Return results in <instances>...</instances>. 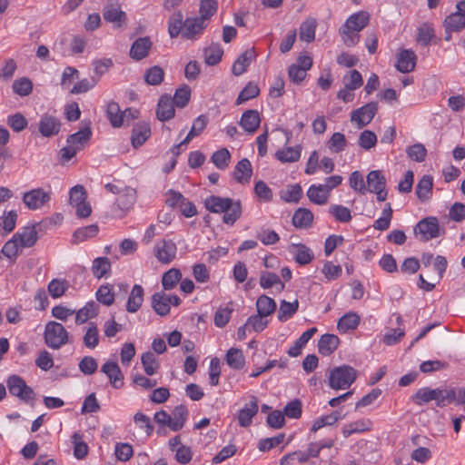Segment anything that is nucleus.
<instances>
[{"label": "nucleus", "instance_id": "f257e3e1", "mask_svg": "<svg viewBox=\"0 0 465 465\" xmlns=\"http://www.w3.org/2000/svg\"><path fill=\"white\" fill-rule=\"evenodd\" d=\"M357 371L349 365H341L334 368L329 375V386L333 390H344L349 388L356 380Z\"/></svg>", "mask_w": 465, "mask_h": 465}, {"label": "nucleus", "instance_id": "f03ea898", "mask_svg": "<svg viewBox=\"0 0 465 465\" xmlns=\"http://www.w3.org/2000/svg\"><path fill=\"white\" fill-rule=\"evenodd\" d=\"M6 387L12 396L18 398L25 403H30L35 400V393L34 390L17 374H12L7 378Z\"/></svg>", "mask_w": 465, "mask_h": 465}, {"label": "nucleus", "instance_id": "7ed1b4c3", "mask_svg": "<svg viewBox=\"0 0 465 465\" xmlns=\"http://www.w3.org/2000/svg\"><path fill=\"white\" fill-rule=\"evenodd\" d=\"M44 337L46 345L54 350L60 349L69 341L68 331L61 323L56 322H49L45 325Z\"/></svg>", "mask_w": 465, "mask_h": 465}, {"label": "nucleus", "instance_id": "20e7f679", "mask_svg": "<svg viewBox=\"0 0 465 465\" xmlns=\"http://www.w3.org/2000/svg\"><path fill=\"white\" fill-rule=\"evenodd\" d=\"M377 111V102L368 103L351 113V121L354 123L359 129H361L372 121Z\"/></svg>", "mask_w": 465, "mask_h": 465}, {"label": "nucleus", "instance_id": "39448f33", "mask_svg": "<svg viewBox=\"0 0 465 465\" xmlns=\"http://www.w3.org/2000/svg\"><path fill=\"white\" fill-rule=\"evenodd\" d=\"M312 65V59L310 55L301 54L298 56L296 64H292L288 70V75L292 82L300 84L307 75V71Z\"/></svg>", "mask_w": 465, "mask_h": 465}, {"label": "nucleus", "instance_id": "423d86ee", "mask_svg": "<svg viewBox=\"0 0 465 465\" xmlns=\"http://www.w3.org/2000/svg\"><path fill=\"white\" fill-rule=\"evenodd\" d=\"M443 399L444 390L440 388L430 389L429 387H423L418 390L412 396V401L419 406H422L431 401H435L438 407L443 408L445 405H440L441 400Z\"/></svg>", "mask_w": 465, "mask_h": 465}, {"label": "nucleus", "instance_id": "0eeeda50", "mask_svg": "<svg viewBox=\"0 0 465 465\" xmlns=\"http://www.w3.org/2000/svg\"><path fill=\"white\" fill-rule=\"evenodd\" d=\"M440 225L436 217H427L420 221L415 228V234H420L422 241H429L440 236Z\"/></svg>", "mask_w": 465, "mask_h": 465}, {"label": "nucleus", "instance_id": "6e6552de", "mask_svg": "<svg viewBox=\"0 0 465 465\" xmlns=\"http://www.w3.org/2000/svg\"><path fill=\"white\" fill-rule=\"evenodd\" d=\"M51 199L50 193L42 188L33 189L24 193L23 202L30 210H37L43 207Z\"/></svg>", "mask_w": 465, "mask_h": 465}, {"label": "nucleus", "instance_id": "1a4fd4ad", "mask_svg": "<svg viewBox=\"0 0 465 465\" xmlns=\"http://www.w3.org/2000/svg\"><path fill=\"white\" fill-rule=\"evenodd\" d=\"M207 26V22L197 17H188L183 22V30L182 31V36L185 39L193 40L203 33V30Z\"/></svg>", "mask_w": 465, "mask_h": 465}, {"label": "nucleus", "instance_id": "9d476101", "mask_svg": "<svg viewBox=\"0 0 465 465\" xmlns=\"http://www.w3.org/2000/svg\"><path fill=\"white\" fill-rule=\"evenodd\" d=\"M61 130V122L54 116L45 114L41 116L38 123V131L44 137H53L59 134Z\"/></svg>", "mask_w": 465, "mask_h": 465}, {"label": "nucleus", "instance_id": "9b49d317", "mask_svg": "<svg viewBox=\"0 0 465 465\" xmlns=\"http://www.w3.org/2000/svg\"><path fill=\"white\" fill-rule=\"evenodd\" d=\"M155 256L162 263H170L176 255L177 247L172 240H163L154 248Z\"/></svg>", "mask_w": 465, "mask_h": 465}, {"label": "nucleus", "instance_id": "f8f14e48", "mask_svg": "<svg viewBox=\"0 0 465 465\" xmlns=\"http://www.w3.org/2000/svg\"><path fill=\"white\" fill-rule=\"evenodd\" d=\"M103 15L105 21L114 24L116 28L121 27L127 20L125 12L117 4L105 5Z\"/></svg>", "mask_w": 465, "mask_h": 465}, {"label": "nucleus", "instance_id": "ddd939ff", "mask_svg": "<svg viewBox=\"0 0 465 465\" xmlns=\"http://www.w3.org/2000/svg\"><path fill=\"white\" fill-rule=\"evenodd\" d=\"M258 410V400L256 397L252 396L249 403L245 404L238 413L239 425L244 428L249 427L252 418L257 414Z\"/></svg>", "mask_w": 465, "mask_h": 465}, {"label": "nucleus", "instance_id": "4468645a", "mask_svg": "<svg viewBox=\"0 0 465 465\" xmlns=\"http://www.w3.org/2000/svg\"><path fill=\"white\" fill-rule=\"evenodd\" d=\"M417 56L412 50H401L398 55L396 68L401 73H410L415 68Z\"/></svg>", "mask_w": 465, "mask_h": 465}, {"label": "nucleus", "instance_id": "2eb2a0df", "mask_svg": "<svg viewBox=\"0 0 465 465\" xmlns=\"http://www.w3.org/2000/svg\"><path fill=\"white\" fill-rule=\"evenodd\" d=\"M101 371L104 372L108 377L110 383L114 388L119 389L124 385V375L116 362H105L102 366Z\"/></svg>", "mask_w": 465, "mask_h": 465}, {"label": "nucleus", "instance_id": "dca6fc26", "mask_svg": "<svg viewBox=\"0 0 465 465\" xmlns=\"http://www.w3.org/2000/svg\"><path fill=\"white\" fill-rule=\"evenodd\" d=\"M261 124L260 114L257 110H247L245 111L239 122V124L244 129V131L252 134L257 131Z\"/></svg>", "mask_w": 465, "mask_h": 465}, {"label": "nucleus", "instance_id": "f3484780", "mask_svg": "<svg viewBox=\"0 0 465 465\" xmlns=\"http://www.w3.org/2000/svg\"><path fill=\"white\" fill-rule=\"evenodd\" d=\"M151 136V127L146 122H138L134 124L132 131L131 142L134 148L143 144L145 141Z\"/></svg>", "mask_w": 465, "mask_h": 465}, {"label": "nucleus", "instance_id": "a211bd4d", "mask_svg": "<svg viewBox=\"0 0 465 465\" xmlns=\"http://www.w3.org/2000/svg\"><path fill=\"white\" fill-rule=\"evenodd\" d=\"M151 47L152 42L149 36L140 37L133 43L130 48V56L140 61L148 55Z\"/></svg>", "mask_w": 465, "mask_h": 465}, {"label": "nucleus", "instance_id": "6ab92c4d", "mask_svg": "<svg viewBox=\"0 0 465 465\" xmlns=\"http://www.w3.org/2000/svg\"><path fill=\"white\" fill-rule=\"evenodd\" d=\"M252 174L251 162L247 158L240 160L234 167L232 176L239 183H248Z\"/></svg>", "mask_w": 465, "mask_h": 465}, {"label": "nucleus", "instance_id": "aec40b11", "mask_svg": "<svg viewBox=\"0 0 465 465\" xmlns=\"http://www.w3.org/2000/svg\"><path fill=\"white\" fill-rule=\"evenodd\" d=\"M174 104L172 97L168 95H163L159 99L156 110V115L158 120L164 122L172 119L174 116Z\"/></svg>", "mask_w": 465, "mask_h": 465}, {"label": "nucleus", "instance_id": "412c9836", "mask_svg": "<svg viewBox=\"0 0 465 465\" xmlns=\"http://www.w3.org/2000/svg\"><path fill=\"white\" fill-rule=\"evenodd\" d=\"M14 237L21 248H29L35 244L38 236L35 225L25 226L22 232H16Z\"/></svg>", "mask_w": 465, "mask_h": 465}, {"label": "nucleus", "instance_id": "4be33fe9", "mask_svg": "<svg viewBox=\"0 0 465 465\" xmlns=\"http://www.w3.org/2000/svg\"><path fill=\"white\" fill-rule=\"evenodd\" d=\"M91 136L92 130L90 126H85L78 132L70 134L66 139V143L80 151L89 143Z\"/></svg>", "mask_w": 465, "mask_h": 465}, {"label": "nucleus", "instance_id": "5701e85b", "mask_svg": "<svg viewBox=\"0 0 465 465\" xmlns=\"http://www.w3.org/2000/svg\"><path fill=\"white\" fill-rule=\"evenodd\" d=\"M289 251L293 254L295 262L301 265L310 263L314 257L313 252L310 248L302 243H292L289 247Z\"/></svg>", "mask_w": 465, "mask_h": 465}, {"label": "nucleus", "instance_id": "b1692460", "mask_svg": "<svg viewBox=\"0 0 465 465\" xmlns=\"http://www.w3.org/2000/svg\"><path fill=\"white\" fill-rule=\"evenodd\" d=\"M143 302V289L140 284H134L126 302V311L130 313L138 312Z\"/></svg>", "mask_w": 465, "mask_h": 465}, {"label": "nucleus", "instance_id": "393cba45", "mask_svg": "<svg viewBox=\"0 0 465 465\" xmlns=\"http://www.w3.org/2000/svg\"><path fill=\"white\" fill-rule=\"evenodd\" d=\"M313 214L307 208H298L292 216V224L299 229H308L312 225Z\"/></svg>", "mask_w": 465, "mask_h": 465}, {"label": "nucleus", "instance_id": "a878e982", "mask_svg": "<svg viewBox=\"0 0 465 465\" xmlns=\"http://www.w3.org/2000/svg\"><path fill=\"white\" fill-rule=\"evenodd\" d=\"M255 57L253 49H247L238 56L232 64V72L234 75L239 76L243 74Z\"/></svg>", "mask_w": 465, "mask_h": 465}, {"label": "nucleus", "instance_id": "bb28decb", "mask_svg": "<svg viewBox=\"0 0 465 465\" xmlns=\"http://www.w3.org/2000/svg\"><path fill=\"white\" fill-rule=\"evenodd\" d=\"M340 340L334 334H323L318 342V351L323 356H329L334 352Z\"/></svg>", "mask_w": 465, "mask_h": 465}, {"label": "nucleus", "instance_id": "cd10ccee", "mask_svg": "<svg viewBox=\"0 0 465 465\" xmlns=\"http://www.w3.org/2000/svg\"><path fill=\"white\" fill-rule=\"evenodd\" d=\"M361 322L360 316L354 312H349L341 316L337 322L339 331L346 333L355 330Z\"/></svg>", "mask_w": 465, "mask_h": 465}, {"label": "nucleus", "instance_id": "c85d7f7f", "mask_svg": "<svg viewBox=\"0 0 465 465\" xmlns=\"http://www.w3.org/2000/svg\"><path fill=\"white\" fill-rule=\"evenodd\" d=\"M152 307L160 316H166L170 312V301L163 292H155L152 296Z\"/></svg>", "mask_w": 465, "mask_h": 465}, {"label": "nucleus", "instance_id": "c756f323", "mask_svg": "<svg viewBox=\"0 0 465 465\" xmlns=\"http://www.w3.org/2000/svg\"><path fill=\"white\" fill-rule=\"evenodd\" d=\"M99 311V305L91 301L87 302L83 308L75 311V323L80 325L86 322L88 320L96 317Z\"/></svg>", "mask_w": 465, "mask_h": 465}, {"label": "nucleus", "instance_id": "7c9ffc66", "mask_svg": "<svg viewBox=\"0 0 465 465\" xmlns=\"http://www.w3.org/2000/svg\"><path fill=\"white\" fill-rule=\"evenodd\" d=\"M188 417V409L186 406L181 404L176 406L171 415V424H169V428L173 431L180 430Z\"/></svg>", "mask_w": 465, "mask_h": 465}, {"label": "nucleus", "instance_id": "2f4dec72", "mask_svg": "<svg viewBox=\"0 0 465 465\" xmlns=\"http://www.w3.org/2000/svg\"><path fill=\"white\" fill-rule=\"evenodd\" d=\"M440 405H449L454 403L456 405L465 404V387L464 388H450L444 390V399L441 400Z\"/></svg>", "mask_w": 465, "mask_h": 465}, {"label": "nucleus", "instance_id": "473e14b6", "mask_svg": "<svg viewBox=\"0 0 465 465\" xmlns=\"http://www.w3.org/2000/svg\"><path fill=\"white\" fill-rule=\"evenodd\" d=\"M302 153V145L285 147L275 153V158L281 163H295L299 161Z\"/></svg>", "mask_w": 465, "mask_h": 465}, {"label": "nucleus", "instance_id": "72a5a7b5", "mask_svg": "<svg viewBox=\"0 0 465 465\" xmlns=\"http://www.w3.org/2000/svg\"><path fill=\"white\" fill-rule=\"evenodd\" d=\"M136 202V191L135 189L129 187L125 188L122 193H120L116 199L117 207L124 212L129 211Z\"/></svg>", "mask_w": 465, "mask_h": 465}, {"label": "nucleus", "instance_id": "f704fd0d", "mask_svg": "<svg viewBox=\"0 0 465 465\" xmlns=\"http://www.w3.org/2000/svg\"><path fill=\"white\" fill-rule=\"evenodd\" d=\"M307 197L311 203L318 205L327 203L330 194L322 184H312L307 191Z\"/></svg>", "mask_w": 465, "mask_h": 465}, {"label": "nucleus", "instance_id": "c9c22d12", "mask_svg": "<svg viewBox=\"0 0 465 465\" xmlns=\"http://www.w3.org/2000/svg\"><path fill=\"white\" fill-rule=\"evenodd\" d=\"M276 309L277 304L272 298L265 294L258 297L256 301V310L258 314L268 317L272 315Z\"/></svg>", "mask_w": 465, "mask_h": 465}, {"label": "nucleus", "instance_id": "e433bc0d", "mask_svg": "<svg viewBox=\"0 0 465 465\" xmlns=\"http://www.w3.org/2000/svg\"><path fill=\"white\" fill-rule=\"evenodd\" d=\"M433 178L430 175H423L416 186L417 197L424 202L430 198L432 194Z\"/></svg>", "mask_w": 465, "mask_h": 465}, {"label": "nucleus", "instance_id": "4c0bfd02", "mask_svg": "<svg viewBox=\"0 0 465 465\" xmlns=\"http://www.w3.org/2000/svg\"><path fill=\"white\" fill-rule=\"evenodd\" d=\"M370 15L367 12L360 11L352 14L346 20L347 26L360 33L369 24Z\"/></svg>", "mask_w": 465, "mask_h": 465}, {"label": "nucleus", "instance_id": "58836bf2", "mask_svg": "<svg viewBox=\"0 0 465 465\" xmlns=\"http://www.w3.org/2000/svg\"><path fill=\"white\" fill-rule=\"evenodd\" d=\"M183 15L178 10L175 11L168 20V33L171 38H176L179 35H182L183 30Z\"/></svg>", "mask_w": 465, "mask_h": 465}, {"label": "nucleus", "instance_id": "ea45409f", "mask_svg": "<svg viewBox=\"0 0 465 465\" xmlns=\"http://www.w3.org/2000/svg\"><path fill=\"white\" fill-rule=\"evenodd\" d=\"M367 192H374L380 189L386 188V178L381 171H371L367 174Z\"/></svg>", "mask_w": 465, "mask_h": 465}, {"label": "nucleus", "instance_id": "a19ab883", "mask_svg": "<svg viewBox=\"0 0 465 465\" xmlns=\"http://www.w3.org/2000/svg\"><path fill=\"white\" fill-rule=\"evenodd\" d=\"M299 309V302L295 300L292 302L281 301L277 318L281 322H284L291 319Z\"/></svg>", "mask_w": 465, "mask_h": 465}, {"label": "nucleus", "instance_id": "79ce46f5", "mask_svg": "<svg viewBox=\"0 0 465 465\" xmlns=\"http://www.w3.org/2000/svg\"><path fill=\"white\" fill-rule=\"evenodd\" d=\"M444 27L447 32H459L465 27V15L461 13H452L444 20Z\"/></svg>", "mask_w": 465, "mask_h": 465}, {"label": "nucleus", "instance_id": "37998d69", "mask_svg": "<svg viewBox=\"0 0 465 465\" xmlns=\"http://www.w3.org/2000/svg\"><path fill=\"white\" fill-rule=\"evenodd\" d=\"M232 199L212 195L205 200V207L212 213H223L231 203Z\"/></svg>", "mask_w": 465, "mask_h": 465}, {"label": "nucleus", "instance_id": "c03bdc74", "mask_svg": "<svg viewBox=\"0 0 465 465\" xmlns=\"http://www.w3.org/2000/svg\"><path fill=\"white\" fill-rule=\"evenodd\" d=\"M225 361L227 364L234 370L242 369L245 363V359L242 350L237 348H231L227 351Z\"/></svg>", "mask_w": 465, "mask_h": 465}, {"label": "nucleus", "instance_id": "a18cd8bd", "mask_svg": "<svg viewBox=\"0 0 465 465\" xmlns=\"http://www.w3.org/2000/svg\"><path fill=\"white\" fill-rule=\"evenodd\" d=\"M341 419V412L335 411L328 415H324L316 419L311 428L312 432L318 431L325 426H331Z\"/></svg>", "mask_w": 465, "mask_h": 465}, {"label": "nucleus", "instance_id": "49530a36", "mask_svg": "<svg viewBox=\"0 0 465 465\" xmlns=\"http://www.w3.org/2000/svg\"><path fill=\"white\" fill-rule=\"evenodd\" d=\"M316 20L314 18H307L300 26V39L302 41L311 43L315 38Z\"/></svg>", "mask_w": 465, "mask_h": 465}, {"label": "nucleus", "instance_id": "de8ad7c7", "mask_svg": "<svg viewBox=\"0 0 465 465\" xmlns=\"http://www.w3.org/2000/svg\"><path fill=\"white\" fill-rule=\"evenodd\" d=\"M242 215V206L239 201H231L226 210L223 211V221L226 224L232 225Z\"/></svg>", "mask_w": 465, "mask_h": 465}, {"label": "nucleus", "instance_id": "09e8293b", "mask_svg": "<svg viewBox=\"0 0 465 465\" xmlns=\"http://www.w3.org/2000/svg\"><path fill=\"white\" fill-rule=\"evenodd\" d=\"M122 114L123 111L116 102H110L107 104L106 115L113 127L119 128L123 125Z\"/></svg>", "mask_w": 465, "mask_h": 465}, {"label": "nucleus", "instance_id": "8fccbe9b", "mask_svg": "<svg viewBox=\"0 0 465 465\" xmlns=\"http://www.w3.org/2000/svg\"><path fill=\"white\" fill-rule=\"evenodd\" d=\"M371 425V421L370 420H359L350 424L344 425L342 428V434L345 438H348L353 433L369 430Z\"/></svg>", "mask_w": 465, "mask_h": 465}, {"label": "nucleus", "instance_id": "3c124183", "mask_svg": "<svg viewBox=\"0 0 465 465\" xmlns=\"http://www.w3.org/2000/svg\"><path fill=\"white\" fill-rule=\"evenodd\" d=\"M223 50L219 44H212L204 50V61L208 65L217 64L223 57Z\"/></svg>", "mask_w": 465, "mask_h": 465}, {"label": "nucleus", "instance_id": "603ef678", "mask_svg": "<svg viewBox=\"0 0 465 465\" xmlns=\"http://www.w3.org/2000/svg\"><path fill=\"white\" fill-rule=\"evenodd\" d=\"M99 232L96 224H90L77 229L73 234V242L79 243L89 238L94 237Z\"/></svg>", "mask_w": 465, "mask_h": 465}, {"label": "nucleus", "instance_id": "864d4df0", "mask_svg": "<svg viewBox=\"0 0 465 465\" xmlns=\"http://www.w3.org/2000/svg\"><path fill=\"white\" fill-rule=\"evenodd\" d=\"M141 361L144 372L148 376H153L157 372L160 365L155 355L152 351L144 352L142 355Z\"/></svg>", "mask_w": 465, "mask_h": 465}, {"label": "nucleus", "instance_id": "5fc2aeb1", "mask_svg": "<svg viewBox=\"0 0 465 465\" xmlns=\"http://www.w3.org/2000/svg\"><path fill=\"white\" fill-rule=\"evenodd\" d=\"M340 35L344 45L347 46H354L360 41V35L357 31H353L344 23L339 29Z\"/></svg>", "mask_w": 465, "mask_h": 465}, {"label": "nucleus", "instance_id": "6e6d98bb", "mask_svg": "<svg viewBox=\"0 0 465 465\" xmlns=\"http://www.w3.org/2000/svg\"><path fill=\"white\" fill-rule=\"evenodd\" d=\"M260 285L263 289H268L273 285H280V291H283L285 284L281 281L280 277L271 272H262L260 276Z\"/></svg>", "mask_w": 465, "mask_h": 465}, {"label": "nucleus", "instance_id": "4d7b16f0", "mask_svg": "<svg viewBox=\"0 0 465 465\" xmlns=\"http://www.w3.org/2000/svg\"><path fill=\"white\" fill-rule=\"evenodd\" d=\"M181 278L182 273L180 270L175 268L168 270L162 278L163 288L166 291L173 289Z\"/></svg>", "mask_w": 465, "mask_h": 465}, {"label": "nucleus", "instance_id": "13d9d810", "mask_svg": "<svg viewBox=\"0 0 465 465\" xmlns=\"http://www.w3.org/2000/svg\"><path fill=\"white\" fill-rule=\"evenodd\" d=\"M84 344L88 349H94L99 343V331L97 326L91 322L83 338Z\"/></svg>", "mask_w": 465, "mask_h": 465}, {"label": "nucleus", "instance_id": "bf43d9fd", "mask_svg": "<svg viewBox=\"0 0 465 465\" xmlns=\"http://www.w3.org/2000/svg\"><path fill=\"white\" fill-rule=\"evenodd\" d=\"M434 37V29L431 25L423 23L418 27L417 42L423 46L430 45V41Z\"/></svg>", "mask_w": 465, "mask_h": 465}, {"label": "nucleus", "instance_id": "052dcab7", "mask_svg": "<svg viewBox=\"0 0 465 465\" xmlns=\"http://www.w3.org/2000/svg\"><path fill=\"white\" fill-rule=\"evenodd\" d=\"M111 269V262L107 257H98L94 260L92 272L94 277L101 279Z\"/></svg>", "mask_w": 465, "mask_h": 465}, {"label": "nucleus", "instance_id": "680f3d73", "mask_svg": "<svg viewBox=\"0 0 465 465\" xmlns=\"http://www.w3.org/2000/svg\"><path fill=\"white\" fill-rule=\"evenodd\" d=\"M12 89L20 96H27L33 91V83L29 78L22 77L14 81Z\"/></svg>", "mask_w": 465, "mask_h": 465}, {"label": "nucleus", "instance_id": "e2e57ef3", "mask_svg": "<svg viewBox=\"0 0 465 465\" xmlns=\"http://www.w3.org/2000/svg\"><path fill=\"white\" fill-rule=\"evenodd\" d=\"M218 9L217 0H200V17L207 22Z\"/></svg>", "mask_w": 465, "mask_h": 465}, {"label": "nucleus", "instance_id": "0e129e2a", "mask_svg": "<svg viewBox=\"0 0 465 465\" xmlns=\"http://www.w3.org/2000/svg\"><path fill=\"white\" fill-rule=\"evenodd\" d=\"M68 288V282L66 280L62 279H54L52 280L48 286L47 290L51 297L56 299L60 298L64 294Z\"/></svg>", "mask_w": 465, "mask_h": 465}, {"label": "nucleus", "instance_id": "69168bd1", "mask_svg": "<svg viewBox=\"0 0 465 465\" xmlns=\"http://www.w3.org/2000/svg\"><path fill=\"white\" fill-rule=\"evenodd\" d=\"M260 89L257 86V84L250 82L248 83L245 87L240 92L237 99H236V104H242L245 103L246 101L255 98L259 95Z\"/></svg>", "mask_w": 465, "mask_h": 465}, {"label": "nucleus", "instance_id": "338daca9", "mask_svg": "<svg viewBox=\"0 0 465 465\" xmlns=\"http://www.w3.org/2000/svg\"><path fill=\"white\" fill-rule=\"evenodd\" d=\"M164 72L160 66L154 65L144 74V80L148 84L158 85L163 81Z\"/></svg>", "mask_w": 465, "mask_h": 465}, {"label": "nucleus", "instance_id": "774afa93", "mask_svg": "<svg viewBox=\"0 0 465 465\" xmlns=\"http://www.w3.org/2000/svg\"><path fill=\"white\" fill-rule=\"evenodd\" d=\"M6 124L14 132L20 133L26 128L28 122L21 113H15L7 117Z\"/></svg>", "mask_w": 465, "mask_h": 465}]
</instances>
